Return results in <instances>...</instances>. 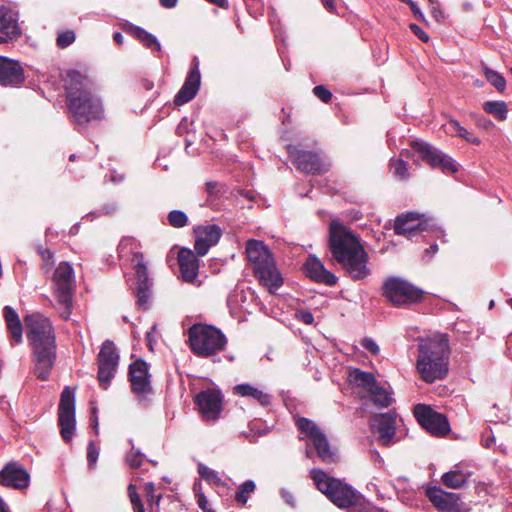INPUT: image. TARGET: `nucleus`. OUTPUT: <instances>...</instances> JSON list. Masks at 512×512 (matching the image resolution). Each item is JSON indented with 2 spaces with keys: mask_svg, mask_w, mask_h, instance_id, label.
<instances>
[{
  "mask_svg": "<svg viewBox=\"0 0 512 512\" xmlns=\"http://www.w3.org/2000/svg\"><path fill=\"white\" fill-rule=\"evenodd\" d=\"M329 249L333 258L354 280H361L369 275L367 252L359 238L338 220L330 223Z\"/></svg>",
  "mask_w": 512,
  "mask_h": 512,
  "instance_id": "nucleus-1",
  "label": "nucleus"
},
{
  "mask_svg": "<svg viewBox=\"0 0 512 512\" xmlns=\"http://www.w3.org/2000/svg\"><path fill=\"white\" fill-rule=\"evenodd\" d=\"M66 104L78 126L85 127L88 123L104 117L102 102L94 94L91 81L76 70L67 73Z\"/></svg>",
  "mask_w": 512,
  "mask_h": 512,
  "instance_id": "nucleus-2",
  "label": "nucleus"
},
{
  "mask_svg": "<svg viewBox=\"0 0 512 512\" xmlns=\"http://www.w3.org/2000/svg\"><path fill=\"white\" fill-rule=\"evenodd\" d=\"M27 338L33 348L34 372L47 380L56 358V343L50 320L40 313L25 316Z\"/></svg>",
  "mask_w": 512,
  "mask_h": 512,
  "instance_id": "nucleus-3",
  "label": "nucleus"
},
{
  "mask_svg": "<svg viewBox=\"0 0 512 512\" xmlns=\"http://www.w3.org/2000/svg\"><path fill=\"white\" fill-rule=\"evenodd\" d=\"M310 476L317 489L335 506L348 512H374L375 507L351 485L329 476L321 469H312Z\"/></svg>",
  "mask_w": 512,
  "mask_h": 512,
  "instance_id": "nucleus-4",
  "label": "nucleus"
},
{
  "mask_svg": "<svg viewBox=\"0 0 512 512\" xmlns=\"http://www.w3.org/2000/svg\"><path fill=\"white\" fill-rule=\"evenodd\" d=\"M418 352L416 368L423 381L433 383L447 376L450 349L445 336L422 339Z\"/></svg>",
  "mask_w": 512,
  "mask_h": 512,
  "instance_id": "nucleus-5",
  "label": "nucleus"
},
{
  "mask_svg": "<svg viewBox=\"0 0 512 512\" xmlns=\"http://www.w3.org/2000/svg\"><path fill=\"white\" fill-rule=\"evenodd\" d=\"M246 256L253 267L255 276L270 292H274L282 286L283 278L263 241L248 240L246 243Z\"/></svg>",
  "mask_w": 512,
  "mask_h": 512,
  "instance_id": "nucleus-6",
  "label": "nucleus"
},
{
  "mask_svg": "<svg viewBox=\"0 0 512 512\" xmlns=\"http://www.w3.org/2000/svg\"><path fill=\"white\" fill-rule=\"evenodd\" d=\"M188 342L195 355L211 357L225 349L227 338L212 325L196 323L188 329Z\"/></svg>",
  "mask_w": 512,
  "mask_h": 512,
  "instance_id": "nucleus-7",
  "label": "nucleus"
},
{
  "mask_svg": "<svg viewBox=\"0 0 512 512\" xmlns=\"http://www.w3.org/2000/svg\"><path fill=\"white\" fill-rule=\"evenodd\" d=\"M57 309L62 319L68 320L72 312L75 288L74 270L68 262H60L52 277Z\"/></svg>",
  "mask_w": 512,
  "mask_h": 512,
  "instance_id": "nucleus-8",
  "label": "nucleus"
},
{
  "mask_svg": "<svg viewBox=\"0 0 512 512\" xmlns=\"http://www.w3.org/2000/svg\"><path fill=\"white\" fill-rule=\"evenodd\" d=\"M383 295L394 306H410L422 300L423 292L399 277H389L382 285Z\"/></svg>",
  "mask_w": 512,
  "mask_h": 512,
  "instance_id": "nucleus-9",
  "label": "nucleus"
},
{
  "mask_svg": "<svg viewBox=\"0 0 512 512\" xmlns=\"http://www.w3.org/2000/svg\"><path fill=\"white\" fill-rule=\"evenodd\" d=\"M350 378L356 386L363 388L368 393L370 401L377 407L386 408L392 404V392L380 385L372 373L355 369L350 373Z\"/></svg>",
  "mask_w": 512,
  "mask_h": 512,
  "instance_id": "nucleus-10",
  "label": "nucleus"
},
{
  "mask_svg": "<svg viewBox=\"0 0 512 512\" xmlns=\"http://www.w3.org/2000/svg\"><path fill=\"white\" fill-rule=\"evenodd\" d=\"M58 424L63 440L67 443L71 442L75 433L76 419L74 391L69 387H65L61 393L58 408Z\"/></svg>",
  "mask_w": 512,
  "mask_h": 512,
  "instance_id": "nucleus-11",
  "label": "nucleus"
},
{
  "mask_svg": "<svg viewBox=\"0 0 512 512\" xmlns=\"http://www.w3.org/2000/svg\"><path fill=\"white\" fill-rule=\"evenodd\" d=\"M296 425L305 437L310 438L323 462L332 463L336 461V454L331 450L327 437L312 420L301 417L297 419Z\"/></svg>",
  "mask_w": 512,
  "mask_h": 512,
  "instance_id": "nucleus-12",
  "label": "nucleus"
},
{
  "mask_svg": "<svg viewBox=\"0 0 512 512\" xmlns=\"http://www.w3.org/2000/svg\"><path fill=\"white\" fill-rule=\"evenodd\" d=\"M287 152L296 168L306 174H322L329 170L330 164L315 152L301 150L293 145L287 146Z\"/></svg>",
  "mask_w": 512,
  "mask_h": 512,
  "instance_id": "nucleus-13",
  "label": "nucleus"
},
{
  "mask_svg": "<svg viewBox=\"0 0 512 512\" xmlns=\"http://www.w3.org/2000/svg\"><path fill=\"white\" fill-rule=\"evenodd\" d=\"M131 261L134 263L136 275L135 292L137 297V304L141 308L147 309L149 308L151 302L152 280L149 278L148 269L144 263V256L139 251L133 252Z\"/></svg>",
  "mask_w": 512,
  "mask_h": 512,
  "instance_id": "nucleus-14",
  "label": "nucleus"
},
{
  "mask_svg": "<svg viewBox=\"0 0 512 512\" xmlns=\"http://www.w3.org/2000/svg\"><path fill=\"white\" fill-rule=\"evenodd\" d=\"M119 362V354L114 343L106 340L98 354V380L100 385L106 389L114 377Z\"/></svg>",
  "mask_w": 512,
  "mask_h": 512,
  "instance_id": "nucleus-15",
  "label": "nucleus"
},
{
  "mask_svg": "<svg viewBox=\"0 0 512 512\" xmlns=\"http://www.w3.org/2000/svg\"><path fill=\"white\" fill-rule=\"evenodd\" d=\"M414 414L419 424L435 436H445L450 431L446 416L427 405L418 404L414 409Z\"/></svg>",
  "mask_w": 512,
  "mask_h": 512,
  "instance_id": "nucleus-16",
  "label": "nucleus"
},
{
  "mask_svg": "<svg viewBox=\"0 0 512 512\" xmlns=\"http://www.w3.org/2000/svg\"><path fill=\"white\" fill-rule=\"evenodd\" d=\"M411 146L431 167L440 168L444 172L455 173L457 171V166L453 159L430 144L414 141Z\"/></svg>",
  "mask_w": 512,
  "mask_h": 512,
  "instance_id": "nucleus-17",
  "label": "nucleus"
},
{
  "mask_svg": "<svg viewBox=\"0 0 512 512\" xmlns=\"http://www.w3.org/2000/svg\"><path fill=\"white\" fill-rule=\"evenodd\" d=\"M223 397L219 390L207 389L199 392L195 397V403L206 421L218 419L222 411Z\"/></svg>",
  "mask_w": 512,
  "mask_h": 512,
  "instance_id": "nucleus-18",
  "label": "nucleus"
},
{
  "mask_svg": "<svg viewBox=\"0 0 512 512\" xmlns=\"http://www.w3.org/2000/svg\"><path fill=\"white\" fill-rule=\"evenodd\" d=\"M428 227L427 220L423 214L406 212L398 215L394 222V231L397 235L412 238Z\"/></svg>",
  "mask_w": 512,
  "mask_h": 512,
  "instance_id": "nucleus-19",
  "label": "nucleus"
},
{
  "mask_svg": "<svg viewBox=\"0 0 512 512\" xmlns=\"http://www.w3.org/2000/svg\"><path fill=\"white\" fill-rule=\"evenodd\" d=\"M200 84L201 75L199 69V60L197 57H194L184 84L174 98V104L181 106L193 100L200 89Z\"/></svg>",
  "mask_w": 512,
  "mask_h": 512,
  "instance_id": "nucleus-20",
  "label": "nucleus"
},
{
  "mask_svg": "<svg viewBox=\"0 0 512 512\" xmlns=\"http://www.w3.org/2000/svg\"><path fill=\"white\" fill-rule=\"evenodd\" d=\"M129 381L135 394L146 395L151 392L149 367L144 360L137 359L130 364Z\"/></svg>",
  "mask_w": 512,
  "mask_h": 512,
  "instance_id": "nucleus-21",
  "label": "nucleus"
},
{
  "mask_svg": "<svg viewBox=\"0 0 512 512\" xmlns=\"http://www.w3.org/2000/svg\"><path fill=\"white\" fill-rule=\"evenodd\" d=\"M195 244L194 249L199 256H204L210 247L216 245L222 235V230L215 224L198 226L194 229Z\"/></svg>",
  "mask_w": 512,
  "mask_h": 512,
  "instance_id": "nucleus-22",
  "label": "nucleus"
},
{
  "mask_svg": "<svg viewBox=\"0 0 512 512\" xmlns=\"http://www.w3.org/2000/svg\"><path fill=\"white\" fill-rule=\"evenodd\" d=\"M25 80L24 70L18 61L0 56V85L18 86Z\"/></svg>",
  "mask_w": 512,
  "mask_h": 512,
  "instance_id": "nucleus-23",
  "label": "nucleus"
},
{
  "mask_svg": "<svg viewBox=\"0 0 512 512\" xmlns=\"http://www.w3.org/2000/svg\"><path fill=\"white\" fill-rule=\"evenodd\" d=\"M306 275L317 283L334 286L338 278L325 268L323 263L314 255H309L304 263Z\"/></svg>",
  "mask_w": 512,
  "mask_h": 512,
  "instance_id": "nucleus-24",
  "label": "nucleus"
},
{
  "mask_svg": "<svg viewBox=\"0 0 512 512\" xmlns=\"http://www.w3.org/2000/svg\"><path fill=\"white\" fill-rule=\"evenodd\" d=\"M29 478L28 472L17 463L7 464L0 472V484L16 489L26 488Z\"/></svg>",
  "mask_w": 512,
  "mask_h": 512,
  "instance_id": "nucleus-25",
  "label": "nucleus"
},
{
  "mask_svg": "<svg viewBox=\"0 0 512 512\" xmlns=\"http://www.w3.org/2000/svg\"><path fill=\"white\" fill-rule=\"evenodd\" d=\"M396 414L392 412L378 414L374 417L373 425L378 432V441L384 446L393 443L395 436Z\"/></svg>",
  "mask_w": 512,
  "mask_h": 512,
  "instance_id": "nucleus-26",
  "label": "nucleus"
},
{
  "mask_svg": "<svg viewBox=\"0 0 512 512\" xmlns=\"http://www.w3.org/2000/svg\"><path fill=\"white\" fill-rule=\"evenodd\" d=\"M426 496L440 511L454 512L458 509V496L438 487H430L426 490Z\"/></svg>",
  "mask_w": 512,
  "mask_h": 512,
  "instance_id": "nucleus-27",
  "label": "nucleus"
},
{
  "mask_svg": "<svg viewBox=\"0 0 512 512\" xmlns=\"http://www.w3.org/2000/svg\"><path fill=\"white\" fill-rule=\"evenodd\" d=\"M178 263L183 280L193 282L199 270V260L190 249H181L178 254Z\"/></svg>",
  "mask_w": 512,
  "mask_h": 512,
  "instance_id": "nucleus-28",
  "label": "nucleus"
},
{
  "mask_svg": "<svg viewBox=\"0 0 512 512\" xmlns=\"http://www.w3.org/2000/svg\"><path fill=\"white\" fill-rule=\"evenodd\" d=\"M0 32L9 40L17 39L21 35L15 15L4 5H0Z\"/></svg>",
  "mask_w": 512,
  "mask_h": 512,
  "instance_id": "nucleus-29",
  "label": "nucleus"
},
{
  "mask_svg": "<svg viewBox=\"0 0 512 512\" xmlns=\"http://www.w3.org/2000/svg\"><path fill=\"white\" fill-rule=\"evenodd\" d=\"M3 313L10 334L11 344H20L22 342V324L17 312L12 307L5 306Z\"/></svg>",
  "mask_w": 512,
  "mask_h": 512,
  "instance_id": "nucleus-30",
  "label": "nucleus"
},
{
  "mask_svg": "<svg viewBox=\"0 0 512 512\" xmlns=\"http://www.w3.org/2000/svg\"><path fill=\"white\" fill-rule=\"evenodd\" d=\"M124 30L130 33L136 39H138L146 48L152 51H161V45L157 38L153 34L144 30L143 28L133 25L131 23H126L124 25Z\"/></svg>",
  "mask_w": 512,
  "mask_h": 512,
  "instance_id": "nucleus-31",
  "label": "nucleus"
},
{
  "mask_svg": "<svg viewBox=\"0 0 512 512\" xmlns=\"http://www.w3.org/2000/svg\"><path fill=\"white\" fill-rule=\"evenodd\" d=\"M233 392L235 395L251 398L262 406L271 403V395L250 384H238L233 388Z\"/></svg>",
  "mask_w": 512,
  "mask_h": 512,
  "instance_id": "nucleus-32",
  "label": "nucleus"
},
{
  "mask_svg": "<svg viewBox=\"0 0 512 512\" xmlns=\"http://www.w3.org/2000/svg\"><path fill=\"white\" fill-rule=\"evenodd\" d=\"M469 477V472H465L456 466L455 469L443 474L442 483L449 488L459 489L465 485Z\"/></svg>",
  "mask_w": 512,
  "mask_h": 512,
  "instance_id": "nucleus-33",
  "label": "nucleus"
},
{
  "mask_svg": "<svg viewBox=\"0 0 512 512\" xmlns=\"http://www.w3.org/2000/svg\"><path fill=\"white\" fill-rule=\"evenodd\" d=\"M483 109L499 121H504L507 118L508 109L503 101H487L484 103Z\"/></svg>",
  "mask_w": 512,
  "mask_h": 512,
  "instance_id": "nucleus-34",
  "label": "nucleus"
},
{
  "mask_svg": "<svg viewBox=\"0 0 512 512\" xmlns=\"http://www.w3.org/2000/svg\"><path fill=\"white\" fill-rule=\"evenodd\" d=\"M144 490L146 492V498L148 505L150 507L151 512H160V500L162 498V494L156 495L155 485L152 482H148L144 485Z\"/></svg>",
  "mask_w": 512,
  "mask_h": 512,
  "instance_id": "nucleus-35",
  "label": "nucleus"
},
{
  "mask_svg": "<svg viewBox=\"0 0 512 512\" xmlns=\"http://www.w3.org/2000/svg\"><path fill=\"white\" fill-rule=\"evenodd\" d=\"M390 169L393 175L400 180H405L409 177L408 164L401 158L391 159Z\"/></svg>",
  "mask_w": 512,
  "mask_h": 512,
  "instance_id": "nucleus-36",
  "label": "nucleus"
},
{
  "mask_svg": "<svg viewBox=\"0 0 512 512\" xmlns=\"http://www.w3.org/2000/svg\"><path fill=\"white\" fill-rule=\"evenodd\" d=\"M256 485L252 480H247L243 484L240 485L236 495L235 500L241 504L245 505L248 501L249 494L255 491Z\"/></svg>",
  "mask_w": 512,
  "mask_h": 512,
  "instance_id": "nucleus-37",
  "label": "nucleus"
},
{
  "mask_svg": "<svg viewBox=\"0 0 512 512\" xmlns=\"http://www.w3.org/2000/svg\"><path fill=\"white\" fill-rule=\"evenodd\" d=\"M484 74L490 84L493 85L498 91H504L506 87V80L501 74L488 67L484 68Z\"/></svg>",
  "mask_w": 512,
  "mask_h": 512,
  "instance_id": "nucleus-38",
  "label": "nucleus"
},
{
  "mask_svg": "<svg viewBox=\"0 0 512 512\" xmlns=\"http://www.w3.org/2000/svg\"><path fill=\"white\" fill-rule=\"evenodd\" d=\"M167 219L169 225L175 228H182L188 222L187 215L181 210H172L169 212Z\"/></svg>",
  "mask_w": 512,
  "mask_h": 512,
  "instance_id": "nucleus-39",
  "label": "nucleus"
},
{
  "mask_svg": "<svg viewBox=\"0 0 512 512\" xmlns=\"http://www.w3.org/2000/svg\"><path fill=\"white\" fill-rule=\"evenodd\" d=\"M198 471L202 478H204L206 481L211 482L215 485H224V482L222 479L218 476V473L211 468L200 464L198 467Z\"/></svg>",
  "mask_w": 512,
  "mask_h": 512,
  "instance_id": "nucleus-40",
  "label": "nucleus"
},
{
  "mask_svg": "<svg viewBox=\"0 0 512 512\" xmlns=\"http://www.w3.org/2000/svg\"><path fill=\"white\" fill-rule=\"evenodd\" d=\"M128 495L134 512H145L144 505L141 501L140 495L137 493L136 486L130 484L128 486Z\"/></svg>",
  "mask_w": 512,
  "mask_h": 512,
  "instance_id": "nucleus-41",
  "label": "nucleus"
},
{
  "mask_svg": "<svg viewBox=\"0 0 512 512\" xmlns=\"http://www.w3.org/2000/svg\"><path fill=\"white\" fill-rule=\"evenodd\" d=\"M75 41V34L73 31H65L58 35L57 45L60 48H66Z\"/></svg>",
  "mask_w": 512,
  "mask_h": 512,
  "instance_id": "nucleus-42",
  "label": "nucleus"
},
{
  "mask_svg": "<svg viewBox=\"0 0 512 512\" xmlns=\"http://www.w3.org/2000/svg\"><path fill=\"white\" fill-rule=\"evenodd\" d=\"M313 92L314 95L324 103H329L332 99V93L322 85L315 86Z\"/></svg>",
  "mask_w": 512,
  "mask_h": 512,
  "instance_id": "nucleus-43",
  "label": "nucleus"
},
{
  "mask_svg": "<svg viewBox=\"0 0 512 512\" xmlns=\"http://www.w3.org/2000/svg\"><path fill=\"white\" fill-rule=\"evenodd\" d=\"M143 460V455L139 451H131L126 456V462L131 468H138Z\"/></svg>",
  "mask_w": 512,
  "mask_h": 512,
  "instance_id": "nucleus-44",
  "label": "nucleus"
},
{
  "mask_svg": "<svg viewBox=\"0 0 512 512\" xmlns=\"http://www.w3.org/2000/svg\"><path fill=\"white\" fill-rule=\"evenodd\" d=\"M98 456L99 449L93 442H90L87 448V460L90 467H93L96 464Z\"/></svg>",
  "mask_w": 512,
  "mask_h": 512,
  "instance_id": "nucleus-45",
  "label": "nucleus"
},
{
  "mask_svg": "<svg viewBox=\"0 0 512 512\" xmlns=\"http://www.w3.org/2000/svg\"><path fill=\"white\" fill-rule=\"evenodd\" d=\"M460 138L464 139L470 144L473 145H479L481 143L480 139L476 136H474L471 132H469L466 128L462 126V128L459 130V133L456 135Z\"/></svg>",
  "mask_w": 512,
  "mask_h": 512,
  "instance_id": "nucleus-46",
  "label": "nucleus"
},
{
  "mask_svg": "<svg viewBox=\"0 0 512 512\" xmlns=\"http://www.w3.org/2000/svg\"><path fill=\"white\" fill-rule=\"evenodd\" d=\"M361 346L373 355H377L380 351L379 346L372 338L366 337L362 339Z\"/></svg>",
  "mask_w": 512,
  "mask_h": 512,
  "instance_id": "nucleus-47",
  "label": "nucleus"
},
{
  "mask_svg": "<svg viewBox=\"0 0 512 512\" xmlns=\"http://www.w3.org/2000/svg\"><path fill=\"white\" fill-rule=\"evenodd\" d=\"M297 319L304 324L310 325L314 322V316L310 311L302 310L296 315Z\"/></svg>",
  "mask_w": 512,
  "mask_h": 512,
  "instance_id": "nucleus-48",
  "label": "nucleus"
},
{
  "mask_svg": "<svg viewBox=\"0 0 512 512\" xmlns=\"http://www.w3.org/2000/svg\"><path fill=\"white\" fill-rule=\"evenodd\" d=\"M410 29L414 35H416L421 41L428 42L429 36L428 34L417 24H410Z\"/></svg>",
  "mask_w": 512,
  "mask_h": 512,
  "instance_id": "nucleus-49",
  "label": "nucleus"
},
{
  "mask_svg": "<svg viewBox=\"0 0 512 512\" xmlns=\"http://www.w3.org/2000/svg\"><path fill=\"white\" fill-rule=\"evenodd\" d=\"M445 126L446 131L451 135H457L459 133V130L462 128L460 123L455 119H449Z\"/></svg>",
  "mask_w": 512,
  "mask_h": 512,
  "instance_id": "nucleus-50",
  "label": "nucleus"
},
{
  "mask_svg": "<svg viewBox=\"0 0 512 512\" xmlns=\"http://www.w3.org/2000/svg\"><path fill=\"white\" fill-rule=\"evenodd\" d=\"M431 13L432 16L438 21H442L444 19V12L440 9L439 4L436 3L434 5H431Z\"/></svg>",
  "mask_w": 512,
  "mask_h": 512,
  "instance_id": "nucleus-51",
  "label": "nucleus"
},
{
  "mask_svg": "<svg viewBox=\"0 0 512 512\" xmlns=\"http://www.w3.org/2000/svg\"><path fill=\"white\" fill-rule=\"evenodd\" d=\"M410 6V9L413 13V15L420 21H425V16L424 14L422 13L421 9L417 6V4L413 1L411 2V4L409 5Z\"/></svg>",
  "mask_w": 512,
  "mask_h": 512,
  "instance_id": "nucleus-52",
  "label": "nucleus"
},
{
  "mask_svg": "<svg viewBox=\"0 0 512 512\" xmlns=\"http://www.w3.org/2000/svg\"><path fill=\"white\" fill-rule=\"evenodd\" d=\"M281 496L283 498V500L289 504L290 506L294 507L295 506V499H294V496L292 495V493H290L289 491L287 490H282L281 491Z\"/></svg>",
  "mask_w": 512,
  "mask_h": 512,
  "instance_id": "nucleus-53",
  "label": "nucleus"
},
{
  "mask_svg": "<svg viewBox=\"0 0 512 512\" xmlns=\"http://www.w3.org/2000/svg\"><path fill=\"white\" fill-rule=\"evenodd\" d=\"M477 125L484 129H490L494 126L493 122L490 119H487L485 117L479 118L477 120Z\"/></svg>",
  "mask_w": 512,
  "mask_h": 512,
  "instance_id": "nucleus-54",
  "label": "nucleus"
},
{
  "mask_svg": "<svg viewBox=\"0 0 512 512\" xmlns=\"http://www.w3.org/2000/svg\"><path fill=\"white\" fill-rule=\"evenodd\" d=\"M323 6L329 11L334 12L336 10L335 0H321Z\"/></svg>",
  "mask_w": 512,
  "mask_h": 512,
  "instance_id": "nucleus-55",
  "label": "nucleus"
},
{
  "mask_svg": "<svg viewBox=\"0 0 512 512\" xmlns=\"http://www.w3.org/2000/svg\"><path fill=\"white\" fill-rule=\"evenodd\" d=\"M160 4L164 8H174L177 5L178 0H159Z\"/></svg>",
  "mask_w": 512,
  "mask_h": 512,
  "instance_id": "nucleus-56",
  "label": "nucleus"
},
{
  "mask_svg": "<svg viewBox=\"0 0 512 512\" xmlns=\"http://www.w3.org/2000/svg\"><path fill=\"white\" fill-rule=\"evenodd\" d=\"M92 425L95 429V432L98 433V417L96 415V408L92 409V417H91Z\"/></svg>",
  "mask_w": 512,
  "mask_h": 512,
  "instance_id": "nucleus-57",
  "label": "nucleus"
},
{
  "mask_svg": "<svg viewBox=\"0 0 512 512\" xmlns=\"http://www.w3.org/2000/svg\"><path fill=\"white\" fill-rule=\"evenodd\" d=\"M113 39L117 44H119V45L123 44L124 37L120 32H115L113 35Z\"/></svg>",
  "mask_w": 512,
  "mask_h": 512,
  "instance_id": "nucleus-58",
  "label": "nucleus"
},
{
  "mask_svg": "<svg viewBox=\"0 0 512 512\" xmlns=\"http://www.w3.org/2000/svg\"><path fill=\"white\" fill-rule=\"evenodd\" d=\"M41 254L44 261H48L53 258V255L49 250H44Z\"/></svg>",
  "mask_w": 512,
  "mask_h": 512,
  "instance_id": "nucleus-59",
  "label": "nucleus"
},
{
  "mask_svg": "<svg viewBox=\"0 0 512 512\" xmlns=\"http://www.w3.org/2000/svg\"><path fill=\"white\" fill-rule=\"evenodd\" d=\"M127 245L134 246V245H136V244H135V243H134V241H132V240H125V241H122V242H121V244H120V248H121V250L123 251V249H124Z\"/></svg>",
  "mask_w": 512,
  "mask_h": 512,
  "instance_id": "nucleus-60",
  "label": "nucleus"
},
{
  "mask_svg": "<svg viewBox=\"0 0 512 512\" xmlns=\"http://www.w3.org/2000/svg\"><path fill=\"white\" fill-rule=\"evenodd\" d=\"M215 187H216V183L208 182L206 184V188H207V191H208L209 194L213 193Z\"/></svg>",
  "mask_w": 512,
  "mask_h": 512,
  "instance_id": "nucleus-61",
  "label": "nucleus"
},
{
  "mask_svg": "<svg viewBox=\"0 0 512 512\" xmlns=\"http://www.w3.org/2000/svg\"><path fill=\"white\" fill-rule=\"evenodd\" d=\"M207 503V500L206 498L202 495L199 500H198V504L199 506L202 508V509H205V505Z\"/></svg>",
  "mask_w": 512,
  "mask_h": 512,
  "instance_id": "nucleus-62",
  "label": "nucleus"
},
{
  "mask_svg": "<svg viewBox=\"0 0 512 512\" xmlns=\"http://www.w3.org/2000/svg\"><path fill=\"white\" fill-rule=\"evenodd\" d=\"M437 251H438V245L437 244H433V245L430 246L429 249H427V252L428 253H432V254H435Z\"/></svg>",
  "mask_w": 512,
  "mask_h": 512,
  "instance_id": "nucleus-63",
  "label": "nucleus"
},
{
  "mask_svg": "<svg viewBox=\"0 0 512 512\" xmlns=\"http://www.w3.org/2000/svg\"><path fill=\"white\" fill-rule=\"evenodd\" d=\"M0 512H9L5 502L0 498Z\"/></svg>",
  "mask_w": 512,
  "mask_h": 512,
  "instance_id": "nucleus-64",
  "label": "nucleus"
}]
</instances>
